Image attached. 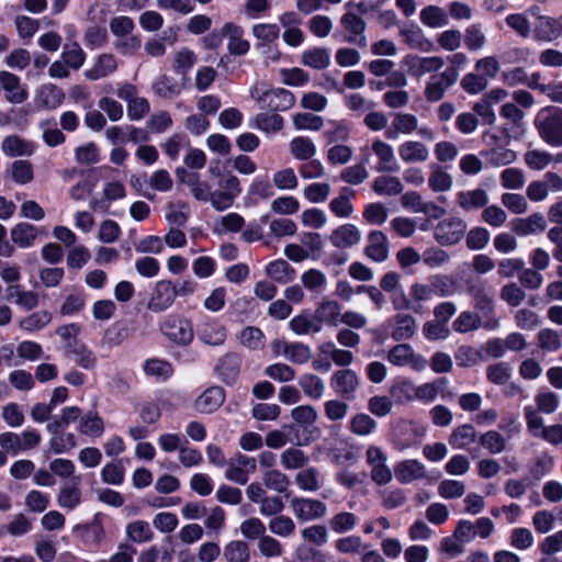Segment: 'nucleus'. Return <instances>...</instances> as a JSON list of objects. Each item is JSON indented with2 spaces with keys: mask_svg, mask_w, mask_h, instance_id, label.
<instances>
[{
  "mask_svg": "<svg viewBox=\"0 0 562 562\" xmlns=\"http://www.w3.org/2000/svg\"><path fill=\"white\" fill-rule=\"evenodd\" d=\"M536 126L540 137L551 146H562V110L548 108L541 111L536 119Z\"/></svg>",
  "mask_w": 562,
  "mask_h": 562,
  "instance_id": "obj_1",
  "label": "nucleus"
},
{
  "mask_svg": "<svg viewBox=\"0 0 562 562\" xmlns=\"http://www.w3.org/2000/svg\"><path fill=\"white\" fill-rule=\"evenodd\" d=\"M240 192L241 188L238 178L232 173H226L218 180L217 189L212 191L209 201L216 211L222 212L233 205Z\"/></svg>",
  "mask_w": 562,
  "mask_h": 562,
  "instance_id": "obj_2",
  "label": "nucleus"
},
{
  "mask_svg": "<svg viewBox=\"0 0 562 562\" xmlns=\"http://www.w3.org/2000/svg\"><path fill=\"white\" fill-rule=\"evenodd\" d=\"M468 225L464 220L451 216L440 221L434 228V237L442 246L458 244L465 235Z\"/></svg>",
  "mask_w": 562,
  "mask_h": 562,
  "instance_id": "obj_3",
  "label": "nucleus"
},
{
  "mask_svg": "<svg viewBox=\"0 0 562 562\" xmlns=\"http://www.w3.org/2000/svg\"><path fill=\"white\" fill-rule=\"evenodd\" d=\"M458 78L459 74L453 69H445L440 74L432 75L424 89L425 99L428 102L440 101L445 97L446 91L458 81Z\"/></svg>",
  "mask_w": 562,
  "mask_h": 562,
  "instance_id": "obj_4",
  "label": "nucleus"
},
{
  "mask_svg": "<svg viewBox=\"0 0 562 562\" xmlns=\"http://www.w3.org/2000/svg\"><path fill=\"white\" fill-rule=\"evenodd\" d=\"M160 329L170 340L188 345L193 339V329L191 322L176 315H169L160 325Z\"/></svg>",
  "mask_w": 562,
  "mask_h": 562,
  "instance_id": "obj_5",
  "label": "nucleus"
},
{
  "mask_svg": "<svg viewBox=\"0 0 562 562\" xmlns=\"http://www.w3.org/2000/svg\"><path fill=\"white\" fill-rule=\"evenodd\" d=\"M291 508L295 518L303 522L321 519L327 514L326 504L314 498L294 497Z\"/></svg>",
  "mask_w": 562,
  "mask_h": 562,
  "instance_id": "obj_6",
  "label": "nucleus"
},
{
  "mask_svg": "<svg viewBox=\"0 0 562 562\" xmlns=\"http://www.w3.org/2000/svg\"><path fill=\"white\" fill-rule=\"evenodd\" d=\"M359 384V375L352 369L348 368L335 371L330 378L331 389L338 396L346 400L355 398Z\"/></svg>",
  "mask_w": 562,
  "mask_h": 562,
  "instance_id": "obj_7",
  "label": "nucleus"
},
{
  "mask_svg": "<svg viewBox=\"0 0 562 562\" xmlns=\"http://www.w3.org/2000/svg\"><path fill=\"white\" fill-rule=\"evenodd\" d=\"M176 300V284L170 280L158 281L147 303L148 310L159 313L168 310Z\"/></svg>",
  "mask_w": 562,
  "mask_h": 562,
  "instance_id": "obj_8",
  "label": "nucleus"
},
{
  "mask_svg": "<svg viewBox=\"0 0 562 562\" xmlns=\"http://www.w3.org/2000/svg\"><path fill=\"white\" fill-rule=\"evenodd\" d=\"M387 360L397 367L409 366L416 371H422L427 366V360L415 353L411 345L400 344L394 346L387 353Z\"/></svg>",
  "mask_w": 562,
  "mask_h": 562,
  "instance_id": "obj_9",
  "label": "nucleus"
},
{
  "mask_svg": "<svg viewBox=\"0 0 562 562\" xmlns=\"http://www.w3.org/2000/svg\"><path fill=\"white\" fill-rule=\"evenodd\" d=\"M340 25L347 33L346 41L360 47L367 46V37L364 35L367 23L357 13L347 11L340 16Z\"/></svg>",
  "mask_w": 562,
  "mask_h": 562,
  "instance_id": "obj_10",
  "label": "nucleus"
},
{
  "mask_svg": "<svg viewBox=\"0 0 562 562\" xmlns=\"http://www.w3.org/2000/svg\"><path fill=\"white\" fill-rule=\"evenodd\" d=\"M549 190L553 192L562 191V178L555 172H547L543 180L531 181L526 190L529 200L533 202L543 201L549 195Z\"/></svg>",
  "mask_w": 562,
  "mask_h": 562,
  "instance_id": "obj_11",
  "label": "nucleus"
},
{
  "mask_svg": "<svg viewBox=\"0 0 562 562\" xmlns=\"http://www.w3.org/2000/svg\"><path fill=\"white\" fill-rule=\"evenodd\" d=\"M244 29L233 22L224 24V34L228 38L227 50L233 56H244L250 49L249 41L244 38Z\"/></svg>",
  "mask_w": 562,
  "mask_h": 562,
  "instance_id": "obj_12",
  "label": "nucleus"
},
{
  "mask_svg": "<svg viewBox=\"0 0 562 562\" xmlns=\"http://www.w3.org/2000/svg\"><path fill=\"white\" fill-rule=\"evenodd\" d=\"M0 85L10 103H23L29 97L26 89L21 85L20 78L12 72L0 71Z\"/></svg>",
  "mask_w": 562,
  "mask_h": 562,
  "instance_id": "obj_13",
  "label": "nucleus"
},
{
  "mask_svg": "<svg viewBox=\"0 0 562 562\" xmlns=\"http://www.w3.org/2000/svg\"><path fill=\"white\" fill-rule=\"evenodd\" d=\"M329 240L336 248H351L360 243L361 232L353 224H342L331 232Z\"/></svg>",
  "mask_w": 562,
  "mask_h": 562,
  "instance_id": "obj_14",
  "label": "nucleus"
},
{
  "mask_svg": "<svg viewBox=\"0 0 562 562\" xmlns=\"http://www.w3.org/2000/svg\"><path fill=\"white\" fill-rule=\"evenodd\" d=\"M389 252V240L385 234L381 231H372L368 235L366 256L375 262H383L387 259Z\"/></svg>",
  "mask_w": 562,
  "mask_h": 562,
  "instance_id": "obj_15",
  "label": "nucleus"
},
{
  "mask_svg": "<svg viewBox=\"0 0 562 562\" xmlns=\"http://www.w3.org/2000/svg\"><path fill=\"white\" fill-rule=\"evenodd\" d=\"M372 151L379 159L375 166L378 172H394L398 170L394 150L390 144L378 139L372 143Z\"/></svg>",
  "mask_w": 562,
  "mask_h": 562,
  "instance_id": "obj_16",
  "label": "nucleus"
},
{
  "mask_svg": "<svg viewBox=\"0 0 562 562\" xmlns=\"http://www.w3.org/2000/svg\"><path fill=\"white\" fill-rule=\"evenodd\" d=\"M341 306L335 300H323L314 312V319L317 324L337 326L340 323Z\"/></svg>",
  "mask_w": 562,
  "mask_h": 562,
  "instance_id": "obj_17",
  "label": "nucleus"
},
{
  "mask_svg": "<svg viewBox=\"0 0 562 562\" xmlns=\"http://www.w3.org/2000/svg\"><path fill=\"white\" fill-rule=\"evenodd\" d=\"M407 65L414 76L435 75L445 66V59L440 56H412L407 59Z\"/></svg>",
  "mask_w": 562,
  "mask_h": 562,
  "instance_id": "obj_18",
  "label": "nucleus"
},
{
  "mask_svg": "<svg viewBox=\"0 0 562 562\" xmlns=\"http://www.w3.org/2000/svg\"><path fill=\"white\" fill-rule=\"evenodd\" d=\"M532 33L536 41L552 42L561 36L562 27L554 18L539 16V21L535 25Z\"/></svg>",
  "mask_w": 562,
  "mask_h": 562,
  "instance_id": "obj_19",
  "label": "nucleus"
},
{
  "mask_svg": "<svg viewBox=\"0 0 562 562\" xmlns=\"http://www.w3.org/2000/svg\"><path fill=\"white\" fill-rule=\"evenodd\" d=\"M240 357L237 353L228 352L224 355L217 366L216 371L226 384H233L239 374Z\"/></svg>",
  "mask_w": 562,
  "mask_h": 562,
  "instance_id": "obj_20",
  "label": "nucleus"
},
{
  "mask_svg": "<svg viewBox=\"0 0 562 562\" xmlns=\"http://www.w3.org/2000/svg\"><path fill=\"white\" fill-rule=\"evenodd\" d=\"M547 223L541 213H533L525 218H516L513 222V232L519 236L541 233L546 229Z\"/></svg>",
  "mask_w": 562,
  "mask_h": 562,
  "instance_id": "obj_21",
  "label": "nucleus"
},
{
  "mask_svg": "<svg viewBox=\"0 0 562 562\" xmlns=\"http://www.w3.org/2000/svg\"><path fill=\"white\" fill-rule=\"evenodd\" d=\"M487 202V192L481 188L461 191L457 194V203L465 212L482 209L486 206Z\"/></svg>",
  "mask_w": 562,
  "mask_h": 562,
  "instance_id": "obj_22",
  "label": "nucleus"
},
{
  "mask_svg": "<svg viewBox=\"0 0 562 562\" xmlns=\"http://www.w3.org/2000/svg\"><path fill=\"white\" fill-rule=\"evenodd\" d=\"M394 471L397 481L402 484H407L426 476L425 467L417 460L402 461L395 467Z\"/></svg>",
  "mask_w": 562,
  "mask_h": 562,
  "instance_id": "obj_23",
  "label": "nucleus"
},
{
  "mask_svg": "<svg viewBox=\"0 0 562 562\" xmlns=\"http://www.w3.org/2000/svg\"><path fill=\"white\" fill-rule=\"evenodd\" d=\"M225 400L224 390L220 386L207 389L195 402L199 412L209 414L216 411Z\"/></svg>",
  "mask_w": 562,
  "mask_h": 562,
  "instance_id": "obj_24",
  "label": "nucleus"
},
{
  "mask_svg": "<svg viewBox=\"0 0 562 562\" xmlns=\"http://www.w3.org/2000/svg\"><path fill=\"white\" fill-rule=\"evenodd\" d=\"M400 158L407 164L423 162L429 157L428 148L420 142L406 140L398 147Z\"/></svg>",
  "mask_w": 562,
  "mask_h": 562,
  "instance_id": "obj_25",
  "label": "nucleus"
},
{
  "mask_svg": "<svg viewBox=\"0 0 562 562\" xmlns=\"http://www.w3.org/2000/svg\"><path fill=\"white\" fill-rule=\"evenodd\" d=\"M1 150L9 157L31 156L34 146L18 135H9L2 140Z\"/></svg>",
  "mask_w": 562,
  "mask_h": 562,
  "instance_id": "obj_26",
  "label": "nucleus"
},
{
  "mask_svg": "<svg viewBox=\"0 0 562 562\" xmlns=\"http://www.w3.org/2000/svg\"><path fill=\"white\" fill-rule=\"evenodd\" d=\"M301 63L306 67L323 70L330 64L329 50L325 47H313L306 49L301 55Z\"/></svg>",
  "mask_w": 562,
  "mask_h": 562,
  "instance_id": "obj_27",
  "label": "nucleus"
},
{
  "mask_svg": "<svg viewBox=\"0 0 562 562\" xmlns=\"http://www.w3.org/2000/svg\"><path fill=\"white\" fill-rule=\"evenodd\" d=\"M37 228L27 222L18 223L10 232L12 241L21 248L31 247L37 238Z\"/></svg>",
  "mask_w": 562,
  "mask_h": 562,
  "instance_id": "obj_28",
  "label": "nucleus"
},
{
  "mask_svg": "<svg viewBox=\"0 0 562 562\" xmlns=\"http://www.w3.org/2000/svg\"><path fill=\"white\" fill-rule=\"evenodd\" d=\"M416 331V322L412 315L397 314L393 318L392 338L394 340H406L414 336Z\"/></svg>",
  "mask_w": 562,
  "mask_h": 562,
  "instance_id": "obj_29",
  "label": "nucleus"
},
{
  "mask_svg": "<svg viewBox=\"0 0 562 562\" xmlns=\"http://www.w3.org/2000/svg\"><path fill=\"white\" fill-rule=\"evenodd\" d=\"M295 104L294 94L283 88L270 89L267 109L279 112L286 111Z\"/></svg>",
  "mask_w": 562,
  "mask_h": 562,
  "instance_id": "obj_30",
  "label": "nucleus"
},
{
  "mask_svg": "<svg viewBox=\"0 0 562 562\" xmlns=\"http://www.w3.org/2000/svg\"><path fill=\"white\" fill-rule=\"evenodd\" d=\"M252 126L267 134H274L283 128V117L274 111L261 112L255 116Z\"/></svg>",
  "mask_w": 562,
  "mask_h": 562,
  "instance_id": "obj_31",
  "label": "nucleus"
},
{
  "mask_svg": "<svg viewBox=\"0 0 562 562\" xmlns=\"http://www.w3.org/2000/svg\"><path fill=\"white\" fill-rule=\"evenodd\" d=\"M372 190L379 195L394 196L403 192L404 186L395 176H379L372 182Z\"/></svg>",
  "mask_w": 562,
  "mask_h": 562,
  "instance_id": "obj_32",
  "label": "nucleus"
},
{
  "mask_svg": "<svg viewBox=\"0 0 562 562\" xmlns=\"http://www.w3.org/2000/svg\"><path fill=\"white\" fill-rule=\"evenodd\" d=\"M468 292L474 301V307L484 316H488L494 311L492 296L486 292L482 284H468Z\"/></svg>",
  "mask_w": 562,
  "mask_h": 562,
  "instance_id": "obj_33",
  "label": "nucleus"
},
{
  "mask_svg": "<svg viewBox=\"0 0 562 562\" xmlns=\"http://www.w3.org/2000/svg\"><path fill=\"white\" fill-rule=\"evenodd\" d=\"M200 338L211 346H221L226 339V328L216 321L205 323L200 329Z\"/></svg>",
  "mask_w": 562,
  "mask_h": 562,
  "instance_id": "obj_34",
  "label": "nucleus"
},
{
  "mask_svg": "<svg viewBox=\"0 0 562 562\" xmlns=\"http://www.w3.org/2000/svg\"><path fill=\"white\" fill-rule=\"evenodd\" d=\"M251 34L258 41L257 48H261L279 38L280 27L274 23H258L252 26Z\"/></svg>",
  "mask_w": 562,
  "mask_h": 562,
  "instance_id": "obj_35",
  "label": "nucleus"
},
{
  "mask_svg": "<svg viewBox=\"0 0 562 562\" xmlns=\"http://www.w3.org/2000/svg\"><path fill=\"white\" fill-rule=\"evenodd\" d=\"M223 557L226 562H249V544L243 540H232L225 544Z\"/></svg>",
  "mask_w": 562,
  "mask_h": 562,
  "instance_id": "obj_36",
  "label": "nucleus"
},
{
  "mask_svg": "<svg viewBox=\"0 0 562 562\" xmlns=\"http://www.w3.org/2000/svg\"><path fill=\"white\" fill-rule=\"evenodd\" d=\"M116 68L115 57L112 54H102L99 56L93 68L86 72V76L90 80H98L111 75Z\"/></svg>",
  "mask_w": 562,
  "mask_h": 562,
  "instance_id": "obj_37",
  "label": "nucleus"
},
{
  "mask_svg": "<svg viewBox=\"0 0 562 562\" xmlns=\"http://www.w3.org/2000/svg\"><path fill=\"white\" fill-rule=\"evenodd\" d=\"M476 441V431L470 424L456 427L449 436V443L456 449H464Z\"/></svg>",
  "mask_w": 562,
  "mask_h": 562,
  "instance_id": "obj_38",
  "label": "nucleus"
},
{
  "mask_svg": "<svg viewBox=\"0 0 562 562\" xmlns=\"http://www.w3.org/2000/svg\"><path fill=\"white\" fill-rule=\"evenodd\" d=\"M67 349L70 353L74 355L76 363L81 368L91 370L95 367L97 358L94 353L83 344L79 342L78 340H74V344L69 341L67 344Z\"/></svg>",
  "mask_w": 562,
  "mask_h": 562,
  "instance_id": "obj_39",
  "label": "nucleus"
},
{
  "mask_svg": "<svg viewBox=\"0 0 562 562\" xmlns=\"http://www.w3.org/2000/svg\"><path fill=\"white\" fill-rule=\"evenodd\" d=\"M156 95L162 99H173L181 93V86L167 75L159 76L153 83Z\"/></svg>",
  "mask_w": 562,
  "mask_h": 562,
  "instance_id": "obj_40",
  "label": "nucleus"
},
{
  "mask_svg": "<svg viewBox=\"0 0 562 562\" xmlns=\"http://www.w3.org/2000/svg\"><path fill=\"white\" fill-rule=\"evenodd\" d=\"M422 23L431 29L443 27L448 24V15L446 11L437 5L425 7L419 14Z\"/></svg>",
  "mask_w": 562,
  "mask_h": 562,
  "instance_id": "obj_41",
  "label": "nucleus"
},
{
  "mask_svg": "<svg viewBox=\"0 0 562 562\" xmlns=\"http://www.w3.org/2000/svg\"><path fill=\"white\" fill-rule=\"evenodd\" d=\"M75 531L79 532L85 541L95 544L100 543L104 537V529L99 514L94 516L91 522L76 526Z\"/></svg>",
  "mask_w": 562,
  "mask_h": 562,
  "instance_id": "obj_42",
  "label": "nucleus"
},
{
  "mask_svg": "<svg viewBox=\"0 0 562 562\" xmlns=\"http://www.w3.org/2000/svg\"><path fill=\"white\" fill-rule=\"evenodd\" d=\"M266 273L274 281L284 284L293 280L294 269L283 259H278L270 262L266 267Z\"/></svg>",
  "mask_w": 562,
  "mask_h": 562,
  "instance_id": "obj_43",
  "label": "nucleus"
},
{
  "mask_svg": "<svg viewBox=\"0 0 562 562\" xmlns=\"http://www.w3.org/2000/svg\"><path fill=\"white\" fill-rule=\"evenodd\" d=\"M9 176L16 184H26L34 179L33 165L29 160H14L8 170Z\"/></svg>",
  "mask_w": 562,
  "mask_h": 562,
  "instance_id": "obj_44",
  "label": "nucleus"
},
{
  "mask_svg": "<svg viewBox=\"0 0 562 562\" xmlns=\"http://www.w3.org/2000/svg\"><path fill=\"white\" fill-rule=\"evenodd\" d=\"M265 486L279 494H285L290 486L289 477L279 470L270 469L262 474Z\"/></svg>",
  "mask_w": 562,
  "mask_h": 562,
  "instance_id": "obj_45",
  "label": "nucleus"
},
{
  "mask_svg": "<svg viewBox=\"0 0 562 562\" xmlns=\"http://www.w3.org/2000/svg\"><path fill=\"white\" fill-rule=\"evenodd\" d=\"M240 345L250 350H260L265 347V335L260 328L247 326L238 334Z\"/></svg>",
  "mask_w": 562,
  "mask_h": 562,
  "instance_id": "obj_46",
  "label": "nucleus"
},
{
  "mask_svg": "<svg viewBox=\"0 0 562 562\" xmlns=\"http://www.w3.org/2000/svg\"><path fill=\"white\" fill-rule=\"evenodd\" d=\"M268 528L271 533L281 538H288L295 532L296 527L291 517L279 514L269 520Z\"/></svg>",
  "mask_w": 562,
  "mask_h": 562,
  "instance_id": "obj_47",
  "label": "nucleus"
},
{
  "mask_svg": "<svg viewBox=\"0 0 562 562\" xmlns=\"http://www.w3.org/2000/svg\"><path fill=\"white\" fill-rule=\"evenodd\" d=\"M479 443L492 454H499L506 450V439L496 430L482 434Z\"/></svg>",
  "mask_w": 562,
  "mask_h": 562,
  "instance_id": "obj_48",
  "label": "nucleus"
},
{
  "mask_svg": "<svg viewBox=\"0 0 562 562\" xmlns=\"http://www.w3.org/2000/svg\"><path fill=\"white\" fill-rule=\"evenodd\" d=\"M404 42L414 49L429 50L432 43L424 36L423 31L417 26L404 29L400 32Z\"/></svg>",
  "mask_w": 562,
  "mask_h": 562,
  "instance_id": "obj_49",
  "label": "nucleus"
},
{
  "mask_svg": "<svg viewBox=\"0 0 562 562\" xmlns=\"http://www.w3.org/2000/svg\"><path fill=\"white\" fill-rule=\"evenodd\" d=\"M289 146L290 153L299 160H307L316 153L314 143L310 138L303 136L293 138Z\"/></svg>",
  "mask_w": 562,
  "mask_h": 562,
  "instance_id": "obj_50",
  "label": "nucleus"
},
{
  "mask_svg": "<svg viewBox=\"0 0 562 562\" xmlns=\"http://www.w3.org/2000/svg\"><path fill=\"white\" fill-rule=\"evenodd\" d=\"M299 385L302 387L304 393L311 398L318 400L324 394L325 384L323 380L315 374H303L299 380Z\"/></svg>",
  "mask_w": 562,
  "mask_h": 562,
  "instance_id": "obj_51",
  "label": "nucleus"
},
{
  "mask_svg": "<svg viewBox=\"0 0 562 562\" xmlns=\"http://www.w3.org/2000/svg\"><path fill=\"white\" fill-rule=\"evenodd\" d=\"M65 94L61 89L54 85H45L40 89L38 102L48 109L57 108L64 100Z\"/></svg>",
  "mask_w": 562,
  "mask_h": 562,
  "instance_id": "obj_52",
  "label": "nucleus"
},
{
  "mask_svg": "<svg viewBox=\"0 0 562 562\" xmlns=\"http://www.w3.org/2000/svg\"><path fill=\"white\" fill-rule=\"evenodd\" d=\"M126 535L132 541L137 543L150 541L154 536L149 524L144 520L130 522L126 526Z\"/></svg>",
  "mask_w": 562,
  "mask_h": 562,
  "instance_id": "obj_53",
  "label": "nucleus"
},
{
  "mask_svg": "<svg viewBox=\"0 0 562 562\" xmlns=\"http://www.w3.org/2000/svg\"><path fill=\"white\" fill-rule=\"evenodd\" d=\"M350 430L358 436H369L376 428V422L368 414H357L350 419Z\"/></svg>",
  "mask_w": 562,
  "mask_h": 562,
  "instance_id": "obj_54",
  "label": "nucleus"
},
{
  "mask_svg": "<svg viewBox=\"0 0 562 562\" xmlns=\"http://www.w3.org/2000/svg\"><path fill=\"white\" fill-rule=\"evenodd\" d=\"M452 183V177L439 166L432 169L428 178V186L435 192H446L451 189Z\"/></svg>",
  "mask_w": 562,
  "mask_h": 562,
  "instance_id": "obj_55",
  "label": "nucleus"
},
{
  "mask_svg": "<svg viewBox=\"0 0 562 562\" xmlns=\"http://www.w3.org/2000/svg\"><path fill=\"white\" fill-rule=\"evenodd\" d=\"M460 86L465 92L470 94H477L487 88L488 80L486 79V76L480 75L477 71L469 72L463 76L460 81Z\"/></svg>",
  "mask_w": 562,
  "mask_h": 562,
  "instance_id": "obj_56",
  "label": "nucleus"
},
{
  "mask_svg": "<svg viewBox=\"0 0 562 562\" xmlns=\"http://www.w3.org/2000/svg\"><path fill=\"white\" fill-rule=\"evenodd\" d=\"M446 384L447 379L441 378L432 382L415 386V398L425 402H431L437 397L438 393L443 389Z\"/></svg>",
  "mask_w": 562,
  "mask_h": 562,
  "instance_id": "obj_57",
  "label": "nucleus"
},
{
  "mask_svg": "<svg viewBox=\"0 0 562 562\" xmlns=\"http://www.w3.org/2000/svg\"><path fill=\"white\" fill-rule=\"evenodd\" d=\"M280 461L284 469L296 470L303 468L307 463L308 458L302 450L289 448L281 453Z\"/></svg>",
  "mask_w": 562,
  "mask_h": 562,
  "instance_id": "obj_58",
  "label": "nucleus"
},
{
  "mask_svg": "<svg viewBox=\"0 0 562 562\" xmlns=\"http://www.w3.org/2000/svg\"><path fill=\"white\" fill-rule=\"evenodd\" d=\"M61 59L68 67L79 69L86 59V54L79 44H66L61 54Z\"/></svg>",
  "mask_w": 562,
  "mask_h": 562,
  "instance_id": "obj_59",
  "label": "nucleus"
},
{
  "mask_svg": "<svg viewBox=\"0 0 562 562\" xmlns=\"http://www.w3.org/2000/svg\"><path fill=\"white\" fill-rule=\"evenodd\" d=\"M536 406L538 412L543 414H553L560 403L559 395L552 391H542L535 396Z\"/></svg>",
  "mask_w": 562,
  "mask_h": 562,
  "instance_id": "obj_60",
  "label": "nucleus"
},
{
  "mask_svg": "<svg viewBox=\"0 0 562 562\" xmlns=\"http://www.w3.org/2000/svg\"><path fill=\"white\" fill-rule=\"evenodd\" d=\"M258 550L267 559H277L283 554L282 543L272 536L266 535L258 540Z\"/></svg>",
  "mask_w": 562,
  "mask_h": 562,
  "instance_id": "obj_61",
  "label": "nucleus"
},
{
  "mask_svg": "<svg viewBox=\"0 0 562 562\" xmlns=\"http://www.w3.org/2000/svg\"><path fill=\"white\" fill-rule=\"evenodd\" d=\"M537 339L539 347L546 351L554 352L562 346L560 334L551 328L539 330Z\"/></svg>",
  "mask_w": 562,
  "mask_h": 562,
  "instance_id": "obj_62",
  "label": "nucleus"
},
{
  "mask_svg": "<svg viewBox=\"0 0 562 562\" xmlns=\"http://www.w3.org/2000/svg\"><path fill=\"white\" fill-rule=\"evenodd\" d=\"M79 429L83 435L100 437L104 431L103 420L97 413H89L81 419Z\"/></svg>",
  "mask_w": 562,
  "mask_h": 562,
  "instance_id": "obj_63",
  "label": "nucleus"
},
{
  "mask_svg": "<svg viewBox=\"0 0 562 562\" xmlns=\"http://www.w3.org/2000/svg\"><path fill=\"white\" fill-rule=\"evenodd\" d=\"M284 357L293 363H305L311 359V349L303 344L283 345Z\"/></svg>",
  "mask_w": 562,
  "mask_h": 562,
  "instance_id": "obj_64",
  "label": "nucleus"
}]
</instances>
